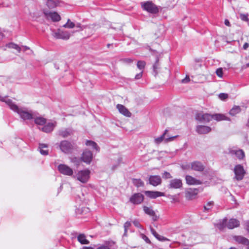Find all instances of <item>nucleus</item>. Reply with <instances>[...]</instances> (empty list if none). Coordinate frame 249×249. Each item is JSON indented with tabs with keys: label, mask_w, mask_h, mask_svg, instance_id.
I'll return each mask as SVG.
<instances>
[{
	"label": "nucleus",
	"mask_w": 249,
	"mask_h": 249,
	"mask_svg": "<svg viewBox=\"0 0 249 249\" xmlns=\"http://www.w3.org/2000/svg\"><path fill=\"white\" fill-rule=\"evenodd\" d=\"M0 100L5 102L11 110L18 113L23 120H31L34 118L35 114L32 110H29L26 108L19 107L12 100L6 97L0 96Z\"/></svg>",
	"instance_id": "obj_1"
},
{
	"label": "nucleus",
	"mask_w": 249,
	"mask_h": 249,
	"mask_svg": "<svg viewBox=\"0 0 249 249\" xmlns=\"http://www.w3.org/2000/svg\"><path fill=\"white\" fill-rule=\"evenodd\" d=\"M90 171L89 169H86L78 171L74 175H73L72 178L79 181L82 183H86L89 180L90 178Z\"/></svg>",
	"instance_id": "obj_2"
},
{
	"label": "nucleus",
	"mask_w": 249,
	"mask_h": 249,
	"mask_svg": "<svg viewBox=\"0 0 249 249\" xmlns=\"http://www.w3.org/2000/svg\"><path fill=\"white\" fill-rule=\"evenodd\" d=\"M226 222L227 219H224L222 222L217 224V227L220 230L223 229L225 227H227L230 229H232L239 227L240 225L239 221L235 218H231L228 222Z\"/></svg>",
	"instance_id": "obj_3"
},
{
	"label": "nucleus",
	"mask_w": 249,
	"mask_h": 249,
	"mask_svg": "<svg viewBox=\"0 0 249 249\" xmlns=\"http://www.w3.org/2000/svg\"><path fill=\"white\" fill-rule=\"evenodd\" d=\"M142 8L151 14H157L159 12V7L151 1L141 2Z\"/></svg>",
	"instance_id": "obj_4"
},
{
	"label": "nucleus",
	"mask_w": 249,
	"mask_h": 249,
	"mask_svg": "<svg viewBox=\"0 0 249 249\" xmlns=\"http://www.w3.org/2000/svg\"><path fill=\"white\" fill-rule=\"evenodd\" d=\"M225 153L231 155L232 157L235 156L239 160L243 159L245 156L243 150L234 147H229Z\"/></svg>",
	"instance_id": "obj_5"
},
{
	"label": "nucleus",
	"mask_w": 249,
	"mask_h": 249,
	"mask_svg": "<svg viewBox=\"0 0 249 249\" xmlns=\"http://www.w3.org/2000/svg\"><path fill=\"white\" fill-rule=\"evenodd\" d=\"M59 172L64 175L73 176V170L66 164H60L57 167Z\"/></svg>",
	"instance_id": "obj_6"
},
{
	"label": "nucleus",
	"mask_w": 249,
	"mask_h": 249,
	"mask_svg": "<svg viewBox=\"0 0 249 249\" xmlns=\"http://www.w3.org/2000/svg\"><path fill=\"white\" fill-rule=\"evenodd\" d=\"M53 36L57 39L67 40L70 38L71 34L68 31L58 30L56 31L53 32Z\"/></svg>",
	"instance_id": "obj_7"
},
{
	"label": "nucleus",
	"mask_w": 249,
	"mask_h": 249,
	"mask_svg": "<svg viewBox=\"0 0 249 249\" xmlns=\"http://www.w3.org/2000/svg\"><path fill=\"white\" fill-rule=\"evenodd\" d=\"M59 147L63 152L67 154L71 153L73 148V146L71 142L66 140L61 142Z\"/></svg>",
	"instance_id": "obj_8"
},
{
	"label": "nucleus",
	"mask_w": 249,
	"mask_h": 249,
	"mask_svg": "<svg viewBox=\"0 0 249 249\" xmlns=\"http://www.w3.org/2000/svg\"><path fill=\"white\" fill-rule=\"evenodd\" d=\"M43 13L48 19H51L53 22H57L60 20V16L56 12H50L47 10H43Z\"/></svg>",
	"instance_id": "obj_9"
},
{
	"label": "nucleus",
	"mask_w": 249,
	"mask_h": 249,
	"mask_svg": "<svg viewBox=\"0 0 249 249\" xmlns=\"http://www.w3.org/2000/svg\"><path fill=\"white\" fill-rule=\"evenodd\" d=\"M213 119L212 115L198 112L196 115V119L202 123H208Z\"/></svg>",
	"instance_id": "obj_10"
},
{
	"label": "nucleus",
	"mask_w": 249,
	"mask_h": 249,
	"mask_svg": "<svg viewBox=\"0 0 249 249\" xmlns=\"http://www.w3.org/2000/svg\"><path fill=\"white\" fill-rule=\"evenodd\" d=\"M144 199V196L140 193H135L129 198V201L134 205L141 204Z\"/></svg>",
	"instance_id": "obj_11"
},
{
	"label": "nucleus",
	"mask_w": 249,
	"mask_h": 249,
	"mask_svg": "<svg viewBox=\"0 0 249 249\" xmlns=\"http://www.w3.org/2000/svg\"><path fill=\"white\" fill-rule=\"evenodd\" d=\"M234 172L235 178L237 180H240L242 179L245 175V171L241 165L239 164L236 165L234 168Z\"/></svg>",
	"instance_id": "obj_12"
},
{
	"label": "nucleus",
	"mask_w": 249,
	"mask_h": 249,
	"mask_svg": "<svg viewBox=\"0 0 249 249\" xmlns=\"http://www.w3.org/2000/svg\"><path fill=\"white\" fill-rule=\"evenodd\" d=\"M182 186V180L180 179L174 178L170 180L168 188L169 189H177L181 188Z\"/></svg>",
	"instance_id": "obj_13"
},
{
	"label": "nucleus",
	"mask_w": 249,
	"mask_h": 249,
	"mask_svg": "<svg viewBox=\"0 0 249 249\" xmlns=\"http://www.w3.org/2000/svg\"><path fill=\"white\" fill-rule=\"evenodd\" d=\"M92 158V153L88 149H85L83 151L81 157L82 160L87 164H89L91 162Z\"/></svg>",
	"instance_id": "obj_14"
},
{
	"label": "nucleus",
	"mask_w": 249,
	"mask_h": 249,
	"mask_svg": "<svg viewBox=\"0 0 249 249\" xmlns=\"http://www.w3.org/2000/svg\"><path fill=\"white\" fill-rule=\"evenodd\" d=\"M205 167L202 163L198 161H195L191 162V170L202 172L204 170Z\"/></svg>",
	"instance_id": "obj_15"
},
{
	"label": "nucleus",
	"mask_w": 249,
	"mask_h": 249,
	"mask_svg": "<svg viewBox=\"0 0 249 249\" xmlns=\"http://www.w3.org/2000/svg\"><path fill=\"white\" fill-rule=\"evenodd\" d=\"M185 180L186 183L190 185H200L202 184L201 181L190 175H187L185 177Z\"/></svg>",
	"instance_id": "obj_16"
},
{
	"label": "nucleus",
	"mask_w": 249,
	"mask_h": 249,
	"mask_svg": "<svg viewBox=\"0 0 249 249\" xmlns=\"http://www.w3.org/2000/svg\"><path fill=\"white\" fill-rule=\"evenodd\" d=\"M233 238L239 244L245 246L247 249H249V240L247 238L242 236H234Z\"/></svg>",
	"instance_id": "obj_17"
},
{
	"label": "nucleus",
	"mask_w": 249,
	"mask_h": 249,
	"mask_svg": "<svg viewBox=\"0 0 249 249\" xmlns=\"http://www.w3.org/2000/svg\"><path fill=\"white\" fill-rule=\"evenodd\" d=\"M144 194L147 196L152 199H155L158 197L164 196V194L163 193L159 191H146L144 192Z\"/></svg>",
	"instance_id": "obj_18"
},
{
	"label": "nucleus",
	"mask_w": 249,
	"mask_h": 249,
	"mask_svg": "<svg viewBox=\"0 0 249 249\" xmlns=\"http://www.w3.org/2000/svg\"><path fill=\"white\" fill-rule=\"evenodd\" d=\"M149 183L154 186H157L161 182V179L159 176H150L149 178Z\"/></svg>",
	"instance_id": "obj_19"
},
{
	"label": "nucleus",
	"mask_w": 249,
	"mask_h": 249,
	"mask_svg": "<svg viewBox=\"0 0 249 249\" xmlns=\"http://www.w3.org/2000/svg\"><path fill=\"white\" fill-rule=\"evenodd\" d=\"M211 128L208 126L199 125L196 126V131L199 134H205L211 131Z\"/></svg>",
	"instance_id": "obj_20"
},
{
	"label": "nucleus",
	"mask_w": 249,
	"mask_h": 249,
	"mask_svg": "<svg viewBox=\"0 0 249 249\" xmlns=\"http://www.w3.org/2000/svg\"><path fill=\"white\" fill-rule=\"evenodd\" d=\"M58 134L63 138H67L73 134V130L71 128H62L59 130Z\"/></svg>",
	"instance_id": "obj_21"
},
{
	"label": "nucleus",
	"mask_w": 249,
	"mask_h": 249,
	"mask_svg": "<svg viewBox=\"0 0 249 249\" xmlns=\"http://www.w3.org/2000/svg\"><path fill=\"white\" fill-rule=\"evenodd\" d=\"M116 107L119 112L123 115L127 117H130L131 116V112L124 106L121 104H118L116 106Z\"/></svg>",
	"instance_id": "obj_22"
},
{
	"label": "nucleus",
	"mask_w": 249,
	"mask_h": 249,
	"mask_svg": "<svg viewBox=\"0 0 249 249\" xmlns=\"http://www.w3.org/2000/svg\"><path fill=\"white\" fill-rule=\"evenodd\" d=\"M143 211L145 213L152 217L153 221H157L158 220V216L156 214L155 212L151 207L143 206Z\"/></svg>",
	"instance_id": "obj_23"
},
{
	"label": "nucleus",
	"mask_w": 249,
	"mask_h": 249,
	"mask_svg": "<svg viewBox=\"0 0 249 249\" xmlns=\"http://www.w3.org/2000/svg\"><path fill=\"white\" fill-rule=\"evenodd\" d=\"M56 125L55 122L48 123L42 128V130L45 133H50L53 130Z\"/></svg>",
	"instance_id": "obj_24"
},
{
	"label": "nucleus",
	"mask_w": 249,
	"mask_h": 249,
	"mask_svg": "<svg viewBox=\"0 0 249 249\" xmlns=\"http://www.w3.org/2000/svg\"><path fill=\"white\" fill-rule=\"evenodd\" d=\"M86 145L90 147L93 150H95L96 152H99L100 151V147L94 141L90 140H87Z\"/></svg>",
	"instance_id": "obj_25"
},
{
	"label": "nucleus",
	"mask_w": 249,
	"mask_h": 249,
	"mask_svg": "<svg viewBox=\"0 0 249 249\" xmlns=\"http://www.w3.org/2000/svg\"><path fill=\"white\" fill-rule=\"evenodd\" d=\"M48 145L44 143H39L38 149L40 154L42 155L46 156L48 154V150L47 149Z\"/></svg>",
	"instance_id": "obj_26"
},
{
	"label": "nucleus",
	"mask_w": 249,
	"mask_h": 249,
	"mask_svg": "<svg viewBox=\"0 0 249 249\" xmlns=\"http://www.w3.org/2000/svg\"><path fill=\"white\" fill-rule=\"evenodd\" d=\"M212 116L213 119L217 121L223 120L230 121V119L228 117H227L226 116L223 114H214L213 115H212Z\"/></svg>",
	"instance_id": "obj_27"
},
{
	"label": "nucleus",
	"mask_w": 249,
	"mask_h": 249,
	"mask_svg": "<svg viewBox=\"0 0 249 249\" xmlns=\"http://www.w3.org/2000/svg\"><path fill=\"white\" fill-rule=\"evenodd\" d=\"M197 189H190L186 192V195L190 199H193L198 194Z\"/></svg>",
	"instance_id": "obj_28"
},
{
	"label": "nucleus",
	"mask_w": 249,
	"mask_h": 249,
	"mask_svg": "<svg viewBox=\"0 0 249 249\" xmlns=\"http://www.w3.org/2000/svg\"><path fill=\"white\" fill-rule=\"evenodd\" d=\"M167 132H168V130H167V129L165 130L164 133L160 136L155 138L154 142L156 144H159L162 142H164L165 137L167 135Z\"/></svg>",
	"instance_id": "obj_29"
},
{
	"label": "nucleus",
	"mask_w": 249,
	"mask_h": 249,
	"mask_svg": "<svg viewBox=\"0 0 249 249\" xmlns=\"http://www.w3.org/2000/svg\"><path fill=\"white\" fill-rule=\"evenodd\" d=\"M77 240L81 244H89V242L86 239L84 234H80L77 236Z\"/></svg>",
	"instance_id": "obj_30"
},
{
	"label": "nucleus",
	"mask_w": 249,
	"mask_h": 249,
	"mask_svg": "<svg viewBox=\"0 0 249 249\" xmlns=\"http://www.w3.org/2000/svg\"><path fill=\"white\" fill-rule=\"evenodd\" d=\"M241 111V107L238 106H234L230 111V114L231 116H235L240 113Z\"/></svg>",
	"instance_id": "obj_31"
},
{
	"label": "nucleus",
	"mask_w": 249,
	"mask_h": 249,
	"mask_svg": "<svg viewBox=\"0 0 249 249\" xmlns=\"http://www.w3.org/2000/svg\"><path fill=\"white\" fill-rule=\"evenodd\" d=\"M46 4L49 8H54L58 5L59 2L55 0H48Z\"/></svg>",
	"instance_id": "obj_32"
},
{
	"label": "nucleus",
	"mask_w": 249,
	"mask_h": 249,
	"mask_svg": "<svg viewBox=\"0 0 249 249\" xmlns=\"http://www.w3.org/2000/svg\"><path fill=\"white\" fill-rule=\"evenodd\" d=\"M35 123L38 125H43L46 123V119L42 117H37L35 118Z\"/></svg>",
	"instance_id": "obj_33"
},
{
	"label": "nucleus",
	"mask_w": 249,
	"mask_h": 249,
	"mask_svg": "<svg viewBox=\"0 0 249 249\" xmlns=\"http://www.w3.org/2000/svg\"><path fill=\"white\" fill-rule=\"evenodd\" d=\"M132 182L137 187H143L144 186V182L140 179L133 178Z\"/></svg>",
	"instance_id": "obj_34"
},
{
	"label": "nucleus",
	"mask_w": 249,
	"mask_h": 249,
	"mask_svg": "<svg viewBox=\"0 0 249 249\" xmlns=\"http://www.w3.org/2000/svg\"><path fill=\"white\" fill-rule=\"evenodd\" d=\"M178 137V135H176L174 136H171V135L169 134L168 132L167 133V135L165 137L164 142L168 143L169 142L173 141Z\"/></svg>",
	"instance_id": "obj_35"
},
{
	"label": "nucleus",
	"mask_w": 249,
	"mask_h": 249,
	"mask_svg": "<svg viewBox=\"0 0 249 249\" xmlns=\"http://www.w3.org/2000/svg\"><path fill=\"white\" fill-rule=\"evenodd\" d=\"M6 46L9 48H13L17 50L18 52L21 51V48L19 47L18 45L14 43H10L6 45Z\"/></svg>",
	"instance_id": "obj_36"
},
{
	"label": "nucleus",
	"mask_w": 249,
	"mask_h": 249,
	"mask_svg": "<svg viewBox=\"0 0 249 249\" xmlns=\"http://www.w3.org/2000/svg\"><path fill=\"white\" fill-rule=\"evenodd\" d=\"M145 62L143 61H139L137 62V66L138 69L142 70H143L145 66Z\"/></svg>",
	"instance_id": "obj_37"
},
{
	"label": "nucleus",
	"mask_w": 249,
	"mask_h": 249,
	"mask_svg": "<svg viewBox=\"0 0 249 249\" xmlns=\"http://www.w3.org/2000/svg\"><path fill=\"white\" fill-rule=\"evenodd\" d=\"M181 168L183 170H189L191 169V163L182 164L181 165Z\"/></svg>",
	"instance_id": "obj_38"
},
{
	"label": "nucleus",
	"mask_w": 249,
	"mask_h": 249,
	"mask_svg": "<svg viewBox=\"0 0 249 249\" xmlns=\"http://www.w3.org/2000/svg\"><path fill=\"white\" fill-rule=\"evenodd\" d=\"M213 205V201L208 202L206 205L204 206V210L206 211L210 210Z\"/></svg>",
	"instance_id": "obj_39"
},
{
	"label": "nucleus",
	"mask_w": 249,
	"mask_h": 249,
	"mask_svg": "<svg viewBox=\"0 0 249 249\" xmlns=\"http://www.w3.org/2000/svg\"><path fill=\"white\" fill-rule=\"evenodd\" d=\"M64 27L69 28H73L75 27V24L71 21L70 19H68L67 23L64 25Z\"/></svg>",
	"instance_id": "obj_40"
},
{
	"label": "nucleus",
	"mask_w": 249,
	"mask_h": 249,
	"mask_svg": "<svg viewBox=\"0 0 249 249\" xmlns=\"http://www.w3.org/2000/svg\"><path fill=\"white\" fill-rule=\"evenodd\" d=\"M130 226H131V223H130V222H128V221L126 222L124 224V235H126V232H127V229L129 228Z\"/></svg>",
	"instance_id": "obj_41"
},
{
	"label": "nucleus",
	"mask_w": 249,
	"mask_h": 249,
	"mask_svg": "<svg viewBox=\"0 0 249 249\" xmlns=\"http://www.w3.org/2000/svg\"><path fill=\"white\" fill-rule=\"evenodd\" d=\"M218 97L220 99L224 101L228 98V95L226 93H221L219 94Z\"/></svg>",
	"instance_id": "obj_42"
},
{
	"label": "nucleus",
	"mask_w": 249,
	"mask_h": 249,
	"mask_svg": "<svg viewBox=\"0 0 249 249\" xmlns=\"http://www.w3.org/2000/svg\"><path fill=\"white\" fill-rule=\"evenodd\" d=\"M153 68L154 72L157 73V70L159 69V58L158 57L156 58V62L153 65Z\"/></svg>",
	"instance_id": "obj_43"
},
{
	"label": "nucleus",
	"mask_w": 249,
	"mask_h": 249,
	"mask_svg": "<svg viewBox=\"0 0 249 249\" xmlns=\"http://www.w3.org/2000/svg\"><path fill=\"white\" fill-rule=\"evenodd\" d=\"M162 178L165 179H168L171 178L172 176L169 172L165 171L162 174Z\"/></svg>",
	"instance_id": "obj_44"
},
{
	"label": "nucleus",
	"mask_w": 249,
	"mask_h": 249,
	"mask_svg": "<svg viewBox=\"0 0 249 249\" xmlns=\"http://www.w3.org/2000/svg\"><path fill=\"white\" fill-rule=\"evenodd\" d=\"M217 75L219 77H222L223 76V70L222 68H218L216 71Z\"/></svg>",
	"instance_id": "obj_45"
},
{
	"label": "nucleus",
	"mask_w": 249,
	"mask_h": 249,
	"mask_svg": "<svg viewBox=\"0 0 249 249\" xmlns=\"http://www.w3.org/2000/svg\"><path fill=\"white\" fill-rule=\"evenodd\" d=\"M240 17L242 20L248 22L249 19L248 18V15L242 14H240Z\"/></svg>",
	"instance_id": "obj_46"
},
{
	"label": "nucleus",
	"mask_w": 249,
	"mask_h": 249,
	"mask_svg": "<svg viewBox=\"0 0 249 249\" xmlns=\"http://www.w3.org/2000/svg\"><path fill=\"white\" fill-rule=\"evenodd\" d=\"M156 238L160 241H164L168 240V239L167 238L164 237V236H161L159 234L158 235V236Z\"/></svg>",
	"instance_id": "obj_47"
},
{
	"label": "nucleus",
	"mask_w": 249,
	"mask_h": 249,
	"mask_svg": "<svg viewBox=\"0 0 249 249\" xmlns=\"http://www.w3.org/2000/svg\"><path fill=\"white\" fill-rule=\"evenodd\" d=\"M133 223L134 225V226L137 228H141V225L140 224V222L137 220H135L133 221Z\"/></svg>",
	"instance_id": "obj_48"
},
{
	"label": "nucleus",
	"mask_w": 249,
	"mask_h": 249,
	"mask_svg": "<svg viewBox=\"0 0 249 249\" xmlns=\"http://www.w3.org/2000/svg\"><path fill=\"white\" fill-rule=\"evenodd\" d=\"M75 26L77 28H79L80 30H82L86 28L85 26H82L81 24L79 23H77L76 24H75Z\"/></svg>",
	"instance_id": "obj_49"
},
{
	"label": "nucleus",
	"mask_w": 249,
	"mask_h": 249,
	"mask_svg": "<svg viewBox=\"0 0 249 249\" xmlns=\"http://www.w3.org/2000/svg\"><path fill=\"white\" fill-rule=\"evenodd\" d=\"M150 231L152 233V234L156 237L158 236L159 234L157 233V232L155 231V230L152 227L150 228Z\"/></svg>",
	"instance_id": "obj_50"
},
{
	"label": "nucleus",
	"mask_w": 249,
	"mask_h": 249,
	"mask_svg": "<svg viewBox=\"0 0 249 249\" xmlns=\"http://www.w3.org/2000/svg\"><path fill=\"white\" fill-rule=\"evenodd\" d=\"M190 81V78L188 76H186V77L184 79H183L181 81L182 83H185Z\"/></svg>",
	"instance_id": "obj_51"
},
{
	"label": "nucleus",
	"mask_w": 249,
	"mask_h": 249,
	"mask_svg": "<svg viewBox=\"0 0 249 249\" xmlns=\"http://www.w3.org/2000/svg\"><path fill=\"white\" fill-rule=\"evenodd\" d=\"M142 75V71H141L140 73L137 74L135 76V79H140Z\"/></svg>",
	"instance_id": "obj_52"
},
{
	"label": "nucleus",
	"mask_w": 249,
	"mask_h": 249,
	"mask_svg": "<svg viewBox=\"0 0 249 249\" xmlns=\"http://www.w3.org/2000/svg\"><path fill=\"white\" fill-rule=\"evenodd\" d=\"M142 238L147 243H150V240L149 239V238L145 235H143V237H142Z\"/></svg>",
	"instance_id": "obj_53"
},
{
	"label": "nucleus",
	"mask_w": 249,
	"mask_h": 249,
	"mask_svg": "<svg viewBox=\"0 0 249 249\" xmlns=\"http://www.w3.org/2000/svg\"><path fill=\"white\" fill-rule=\"evenodd\" d=\"M123 61L127 63H130L132 62V60L130 58H125L123 60Z\"/></svg>",
	"instance_id": "obj_54"
},
{
	"label": "nucleus",
	"mask_w": 249,
	"mask_h": 249,
	"mask_svg": "<svg viewBox=\"0 0 249 249\" xmlns=\"http://www.w3.org/2000/svg\"><path fill=\"white\" fill-rule=\"evenodd\" d=\"M245 229L249 232V220L247 221L245 224Z\"/></svg>",
	"instance_id": "obj_55"
},
{
	"label": "nucleus",
	"mask_w": 249,
	"mask_h": 249,
	"mask_svg": "<svg viewBox=\"0 0 249 249\" xmlns=\"http://www.w3.org/2000/svg\"><path fill=\"white\" fill-rule=\"evenodd\" d=\"M97 249H110L108 247L106 246H101L98 247Z\"/></svg>",
	"instance_id": "obj_56"
},
{
	"label": "nucleus",
	"mask_w": 249,
	"mask_h": 249,
	"mask_svg": "<svg viewBox=\"0 0 249 249\" xmlns=\"http://www.w3.org/2000/svg\"><path fill=\"white\" fill-rule=\"evenodd\" d=\"M249 44L246 42L244 44L243 48L244 50H246L249 47Z\"/></svg>",
	"instance_id": "obj_57"
},
{
	"label": "nucleus",
	"mask_w": 249,
	"mask_h": 249,
	"mask_svg": "<svg viewBox=\"0 0 249 249\" xmlns=\"http://www.w3.org/2000/svg\"><path fill=\"white\" fill-rule=\"evenodd\" d=\"M224 23L227 26H230V25H231L229 21L227 19L225 20Z\"/></svg>",
	"instance_id": "obj_58"
},
{
	"label": "nucleus",
	"mask_w": 249,
	"mask_h": 249,
	"mask_svg": "<svg viewBox=\"0 0 249 249\" xmlns=\"http://www.w3.org/2000/svg\"><path fill=\"white\" fill-rule=\"evenodd\" d=\"M29 48L26 46H23V51L25 52L27 50H29Z\"/></svg>",
	"instance_id": "obj_59"
},
{
	"label": "nucleus",
	"mask_w": 249,
	"mask_h": 249,
	"mask_svg": "<svg viewBox=\"0 0 249 249\" xmlns=\"http://www.w3.org/2000/svg\"><path fill=\"white\" fill-rule=\"evenodd\" d=\"M3 37V35L1 31L0 30V40L2 39Z\"/></svg>",
	"instance_id": "obj_60"
},
{
	"label": "nucleus",
	"mask_w": 249,
	"mask_h": 249,
	"mask_svg": "<svg viewBox=\"0 0 249 249\" xmlns=\"http://www.w3.org/2000/svg\"><path fill=\"white\" fill-rule=\"evenodd\" d=\"M82 249H94L91 247H84Z\"/></svg>",
	"instance_id": "obj_61"
},
{
	"label": "nucleus",
	"mask_w": 249,
	"mask_h": 249,
	"mask_svg": "<svg viewBox=\"0 0 249 249\" xmlns=\"http://www.w3.org/2000/svg\"><path fill=\"white\" fill-rule=\"evenodd\" d=\"M122 161V158H119L118 159V162H119V163L121 162V161Z\"/></svg>",
	"instance_id": "obj_62"
},
{
	"label": "nucleus",
	"mask_w": 249,
	"mask_h": 249,
	"mask_svg": "<svg viewBox=\"0 0 249 249\" xmlns=\"http://www.w3.org/2000/svg\"><path fill=\"white\" fill-rule=\"evenodd\" d=\"M84 210H85V211H86V212L89 211V209H88V208H84Z\"/></svg>",
	"instance_id": "obj_63"
},
{
	"label": "nucleus",
	"mask_w": 249,
	"mask_h": 249,
	"mask_svg": "<svg viewBox=\"0 0 249 249\" xmlns=\"http://www.w3.org/2000/svg\"><path fill=\"white\" fill-rule=\"evenodd\" d=\"M111 44H108L107 45V48H109V47H110V46H111Z\"/></svg>",
	"instance_id": "obj_64"
}]
</instances>
